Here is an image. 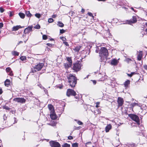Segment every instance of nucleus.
Segmentation results:
<instances>
[{"label":"nucleus","mask_w":147,"mask_h":147,"mask_svg":"<svg viewBox=\"0 0 147 147\" xmlns=\"http://www.w3.org/2000/svg\"><path fill=\"white\" fill-rule=\"evenodd\" d=\"M99 54V56L101 57L100 61L101 62H105L107 60L109 55L108 50L105 47H101Z\"/></svg>","instance_id":"1"},{"label":"nucleus","mask_w":147,"mask_h":147,"mask_svg":"<svg viewBox=\"0 0 147 147\" xmlns=\"http://www.w3.org/2000/svg\"><path fill=\"white\" fill-rule=\"evenodd\" d=\"M67 77L71 86L72 87H74L77 83L76 78L71 74H69Z\"/></svg>","instance_id":"2"},{"label":"nucleus","mask_w":147,"mask_h":147,"mask_svg":"<svg viewBox=\"0 0 147 147\" xmlns=\"http://www.w3.org/2000/svg\"><path fill=\"white\" fill-rule=\"evenodd\" d=\"M82 64L80 61H77L74 64L73 67V69L76 71H79L81 68Z\"/></svg>","instance_id":"3"},{"label":"nucleus","mask_w":147,"mask_h":147,"mask_svg":"<svg viewBox=\"0 0 147 147\" xmlns=\"http://www.w3.org/2000/svg\"><path fill=\"white\" fill-rule=\"evenodd\" d=\"M128 115L129 117L132 120L135 121L138 125L140 124V120L138 116L133 114H129Z\"/></svg>","instance_id":"4"},{"label":"nucleus","mask_w":147,"mask_h":147,"mask_svg":"<svg viewBox=\"0 0 147 147\" xmlns=\"http://www.w3.org/2000/svg\"><path fill=\"white\" fill-rule=\"evenodd\" d=\"M13 100L16 102L22 103H24L26 102V100L22 98H16L13 99Z\"/></svg>","instance_id":"5"},{"label":"nucleus","mask_w":147,"mask_h":147,"mask_svg":"<svg viewBox=\"0 0 147 147\" xmlns=\"http://www.w3.org/2000/svg\"><path fill=\"white\" fill-rule=\"evenodd\" d=\"M66 94L68 96H69L71 95L75 96L76 94V93L73 90L69 89L67 90Z\"/></svg>","instance_id":"6"},{"label":"nucleus","mask_w":147,"mask_h":147,"mask_svg":"<svg viewBox=\"0 0 147 147\" xmlns=\"http://www.w3.org/2000/svg\"><path fill=\"white\" fill-rule=\"evenodd\" d=\"M50 144L51 147H60V144L57 142L52 141L50 142Z\"/></svg>","instance_id":"7"},{"label":"nucleus","mask_w":147,"mask_h":147,"mask_svg":"<svg viewBox=\"0 0 147 147\" xmlns=\"http://www.w3.org/2000/svg\"><path fill=\"white\" fill-rule=\"evenodd\" d=\"M33 28V26L32 25L28 26L24 29V33L25 34H29L30 32L32 31Z\"/></svg>","instance_id":"8"},{"label":"nucleus","mask_w":147,"mask_h":147,"mask_svg":"<svg viewBox=\"0 0 147 147\" xmlns=\"http://www.w3.org/2000/svg\"><path fill=\"white\" fill-rule=\"evenodd\" d=\"M123 99L120 97H119L117 100V103L119 107L121 106L123 104Z\"/></svg>","instance_id":"9"},{"label":"nucleus","mask_w":147,"mask_h":147,"mask_svg":"<svg viewBox=\"0 0 147 147\" xmlns=\"http://www.w3.org/2000/svg\"><path fill=\"white\" fill-rule=\"evenodd\" d=\"M44 65V63H40L37 65H36L35 66L37 71H38L40 70Z\"/></svg>","instance_id":"10"},{"label":"nucleus","mask_w":147,"mask_h":147,"mask_svg":"<svg viewBox=\"0 0 147 147\" xmlns=\"http://www.w3.org/2000/svg\"><path fill=\"white\" fill-rule=\"evenodd\" d=\"M119 62L118 61L117 59H114L112 60L111 62V64L113 65H116Z\"/></svg>","instance_id":"11"},{"label":"nucleus","mask_w":147,"mask_h":147,"mask_svg":"<svg viewBox=\"0 0 147 147\" xmlns=\"http://www.w3.org/2000/svg\"><path fill=\"white\" fill-rule=\"evenodd\" d=\"M137 21L136 18L135 16H133L132 19H131L130 20L128 21V24H131L132 23H135Z\"/></svg>","instance_id":"12"},{"label":"nucleus","mask_w":147,"mask_h":147,"mask_svg":"<svg viewBox=\"0 0 147 147\" xmlns=\"http://www.w3.org/2000/svg\"><path fill=\"white\" fill-rule=\"evenodd\" d=\"M48 107L50 111V113H53L55 111L53 107L51 104L48 105Z\"/></svg>","instance_id":"13"},{"label":"nucleus","mask_w":147,"mask_h":147,"mask_svg":"<svg viewBox=\"0 0 147 147\" xmlns=\"http://www.w3.org/2000/svg\"><path fill=\"white\" fill-rule=\"evenodd\" d=\"M50 117L52 119L55 120L56 119L57 116L55 113V111L53 113H50Z\"/></svg>","instance_id":"14"},{"label":"nucleus","mask_w":147,"mask_h":147,"mask_svg":"<svg viewBox=\"0 0 147 147\" xmlns=\"http://www.w3.org/2000/svg\"><path fill=\"white\" fill-rule=\"evenodd\" d=\"M142 51H140L139 52V53L137 55V59L139 61H140L142 57Z\"/></svg>","instance_id":"15"},{"label":"nucleus","mask_w":147,"mask_h":147,"mask_svg":"<svg viewBox=\"0 0 147 147\" xmlns=\"http://www.w3.org/2000/svg\"><path fill=\"white\" fill-rule=\"evenodd\" d=\"M21 28V26L20 25L16 26H13L11 30L12 31H16L18 30L19 28Z\"/></svg>","instance_id":"16"},{"label":"nucleus","mask_w":147,"mask_h":147,"mask_svg":"<svg viewBox=\"0 0 147 147\" xmlns=\"http://www.w3.org/2000/svg\"><path fill=\"white\" fill-rule=\"evenodd\" d=\"M111 124H108L105 128V131L106 132H107L109 131V130L111 128Z\"/></svg>","instance_id":"17"},{"label":"nucleus","mask_w":147,"mask_h":147,"mask_svg":"<svg viewBox=\"0 0 147 147\" xmlns=\"http://www.w3.org/2000/svg\"><path fill=\"white\" fill-rule=\"evenodd\" d=\"M10 84V81L8 79H6L5 82V86L8 87Z\"/></svg>","instance_id":"18"},{"label":"nucleus","mask_w":147,"mask_h":147,"mask_svg":"<svg viewBox=\"0 0 147 147\" xmlns=\"http://www.w3.org/2000/svg\"><path fill=\"white\" fill-rule=\"evenodd\" d=\"M72 64L69 63H66L64 64V65L65 68H68L71 66Z\"/></svg>","instance_id":"19"},{"label":"nucleus","mask_w":147,"mask_h":147,"mask_svg":"<svg viewBox=\"0 0 147 147\" xmlns=\"http://www.w3.org/2000/svg\"><path fill=\"white\" fill-rule=\"evenodd\" d=\"M25 13L26 15L28 17H31L32 16V14L30 13L29 11H26Z\"/></svg>","instance_id":"20"},{"label":"nucleus","mask_w":147,"mask_h":147,"mask_svg":"<svg viewBox=\"0 0 147 147\" xmlns=\"http://www.w3.org/2000/svg\"><path fill=\"white\" fill-rule=\"evenodd\" d=\"M81 46H77L73 50H74L75 51L78 52L79 51V50H80V48L81 47Z\"/></svg>","instance_id":"21"},{"label":"nucleus","mask_w":147,"mask_h":147,"mask_svg":"<svg viewBox=\"0 0 147 147\" xmlns=\"http://www.w3.org/2000/svg\"><path fill=\"white\" fill-rule=\"evenodd\" d=\"M130 84V81L129 80H127L124 83V85L125 87H127L128 85Z\"/></svg>","instance_id":"22"},{"label":"nucleus","mask_w":147,"mask_h":147,"mask_svg":"<svg viewBox=\"0 0 147 147\" xmlns=\"http://www.w3.org/2000/svg\"><path fill=\"white\" fill-rule=\"evenodd\" d=\"M131 105V107H133L136 106H140V104L136 102L133 103H132Z\"/></svg>","instance_id":"23"},{"label":"nucleus","mask_w":147,"mask_h":147,"mask_svg":"<svg viewBox=\"0 0 147 147\" xmlns=\"http://www.w3.org/2000/svg\"><path fill=\"white\" fill-rule=\"evenodd\" d=\"M12 54L14 56H18L19 55V53L15 51H13L12 52Z\"/></svg>","instance_id":"24"},{"label":"nucleus","mask_w":147,"mask_h":147,"mask_svg":"<svg viewBox=\"0 0 147 147\" xmlns=\"http://www.w3.org/2000/svg\"><path fill=\"white\" fill-rule=\"evenodd\" d=\"M19 15L20 17L22 19H24L25 16V15L24 14L20 12L19 13Z\"/></svg>","instance_id":"25"},{"label":"nucleus","mask_w":147,"mask_h":147,"mask_svg":"<svg viewBox=\"0 0 147 147\" xmlns=\"http://www.w3.org/2000/svg\"><path fill=\"white\" fill-rule=\"evenodd\" d=\"M57 25L59 26L63 27L64 26L63 24L61 22H58L57 23Z\"/></svg>","instance_id":"26"},{"label":"nucleus","mask_w":147,"mask_h":147,"mask_svg":"<svg viewBox=\"0 0 147 147\" xmlns=\"http://www.w3.org/2000/svg\"><path fill=\"white\" fill-rule=\"evenodd\" d=\"M67 60L68 61L69 63V64H72V61L71 58L69 57H67Z\"/></svg>","instance_id":"27"},{"label":"nucleus","mask_w":147,"mask_h":147,"mask_svg":"<svg viewBox=\"0 0 147 147\" xmlns=\"http://www.w3.org/2000/svg\"><path fill=\"white\" fill-rule=\"evenodd\" d=\"M102 76H101V74H98V77L99 78H100V79H99V80H100V81H102L105 80V78H103L102 77H101Z\"/></svg>","instance_id":"28"},{"label":"nucleus","mask_w":147,"mask_h":147,"mask_svg":"<svg viewBox=\"0 0 147 147\" xmlns=\"http://www.w3.org/2000/svg\"><path fill=\"white\" fill-rule=\"evenodd\" d=\"M75 121H77L78 124L79 125H82L83 124V123L81 121L77 120V119H75Z\"/></svg>","instance_id":"29"},{"label":"nucleus","mask_w":147,"mask_h":147,"mask_svg":"<svg viewBox=\"0 0 147 147\" xmlns=\"http://www.w3.org/2000/svg\"><path fill=\"white\" fill-rule=\"evenodd\" d=\"M40 26L38 24H37L34 27V28L36 29H40Z\"/></svg>","instance_id":"30"},{"label":"nucleus","mask_w":147,"mask_h":147,"mask_svg":"<svg viewBox=\"0 0 147 147\" xmlns=\"http://www.w3.org/2000/svg\"><path fill=\"white\" fill-rule=\"evenodd\" d=\"M36 68V67L32 69L31 71L32 73H34L37 71Z\"/></svg>","instance_id":"31"},{"label":"nucleus","mask_w":147,"mask_h":147,"mask_svg":"<svg viewBox=\"0 0 147 147\" xmlns=\"http://www.w3.org/2000/svg\"><path fill=\"white\" fill-rule=\"evenodd\" d=\"M20 59L22 61H25L26 59V57L25 56H21L20 57Z\"/></svg>","instance_id":"32"},{"label":"nucleus","mask_w":147,"mask_h":147,"mask_svg":"<svg viewBox=\"0 0 147 147\" xmlns=\"http://www.w3.org/2000/svg\"><path fill=\"white\" fill-rule=\"evenodd\" d=\"M70 145L67 143L64 144L62 145V147H69Z\"/></svg>","instance_id":"33"},{"label":"nucleus","mask_w":147,"mask_h":147,"mask_svg":"<svg viewBox=\"0 0 147 147\" xmlns=\"http://www.w3.org/2000/svg\"><path fill=\"white\" fill-rule=\"evenodd\" d=\"M35 16L37 18H40L41 15L40 14L36 13L35 14Z\"/></svg>","instance_id":"34"},{"label":"nucleus","mask_w":147,"mask_h":147,"mask_svg":"<svg viewBox=\"0 0 147 147\" xmlns=\"http://www.w3.org/2000/svg\"><path fill=\"white\" fill-rule=\"evenodd\" d=\"M3 108L4 109H5L7 110H9L10 108L6 106H4L3 107Z\"/></svg>","instance_id":"35"},{"label":"nucleus","mask_w":147,"mask_h":147,"mask_svg":"<svg viewBox=\"0 0 147 147\" xmlns=\"http://www.w3.org/2000/svg\"><path fill=\"white\" fill-rule=\"evenodd\" d=\"M72 147H78V144L76 143H74L72 145Z\"/></svg>","instance_id":"36"},{"label":"nucleus","mask_w":147,"mask_h":147,"mask_svg":"<svg viewBox=\"0 0 147 147\" xmlns=\"http://www.w3.org/2000/svg\"><path fill=\"white\" fill-rule=\"evenodd\" d=\"M53 18H50L49 19L48 22L49 23H52L53 22Z\"/></svg>","instance_id":"37"},{"label":"nucleus","mask_w":147,"mask_h":147,"mask_svg":"<svg viewBox=\"0 0 147 147\" xmlns=\"http://www.w3.org/2000/svg\"><path fill=\"white\" fill-rule=\"evenodd\" d=\"M126 61L127 63H129L131 62V60L130 59L127 58L126 59Z\"/></svg>","instance_id":"38"},{"label":"nucleus","mask_w":147,"mask_h":147,"mask_svg":"<svg viewBox=\"0 0 147 147\" xmlns=\"http://www.w3.org/2000/svg\"><path fill=\"white\" fill-rule=\"evenodd\" d=\"M42 38L43 40H46L47 38V35H43L42 36Z\"/></svg>","instance_id":"39"},{"label":"nucleus","mask_w":147,"mask_h":147,"mask_svg":"<svg viewBox=\"0 0 147 147\" xmlns=\"http://www.w3.org/2000/svg\"><path fill=\"white\" fill-rule=\"evenodd\" d=\"M7 72H9L11 70V69L9 67H8L6 69Z\"/></svg>","instance_id":"40"},{"label":"nucleus","mask_w":147,"mask_h":147,"mask_svg":"<svg viewBox=\"0 0 147 147\" xmlns=\"http://www.w3.org/2000/svg\"><path fill=\"white\" fill-rule=\"evenodd\" d=\"M60 38L64 41H65L66 40V38L64 37H60Z\"/></svg>","instance_id":"41"},{"label":"nucleus","mask_w":147,"mask_h":147,"mask_svg":"<svg viewBox=\"0 0 147 147\" xmlns=\"http://www.w3.org/2000/svg\"><path fill=\"white\" fill-rule=\"evenodd\" d=\"M88 15L89 16H90L92 17L93 18H94V16H93L92 14V13H90V12H88Z\"/></svg>","instance_id":"42"},{"label":"nucleus","mask_w":147,"mask_h":147,"mask_svg":"<svg viewBox=\"0 0 147 147\" xmlns=\"http://www.w3.org/2000/svg\"><path fill=\"white\" fill-rule=\"evenodd\" d=\"M135 74V72H132L131 73V74H127V75L130 76V77H131L134 74Z\"/></svg>","instance_id":"43"},{"label":"nucleus","mask_w":147,"mask_h":147,"mask_svg":"<svg viewBox=\"0 0 147 147\" xmlns=\"http://www.w3.org/2000/svg\"><path fill=\"white\" fill-rule=\"evenodd\" d=\"M65 32V30L63 29H61L60 30V33L63 34Z\"/></svg>","instance_id":"44"},{"label":"nucleus","mask_w":147,"mask_h":147,"mask_svg":"<svg viewBox=\"0 0 147 147\" xmlns=\"http://www.w3.org/2000/svg\"><path fill=\"white\" fill-rule=\"evenodd\" d=\"M100 102H97L96 103V108H98L99 107V105Z\"/></svg>","instance_id":"45"},{"label":"nucleus","mask_w":147,"mask_h":147,"mask_svg":"<svg viewBox=\"0 0 147 147\" xmlns=\"http://www.w3.org/2000/svg\"><path fill=\"white\" fill-rule=\"evenodd\" d=\"M90 144H91V142H88L86 143V146L87 147H90V146H88V145H90Z\"/></svg>","instance_id":"46"},{"label":"nucleus","mask_w":147,"mask_h":147,"mask_svg":"<svg viewBox=\"0 0 147 147\" xmlns=\"http://www.w3.org/2000/svg\"><path fill=\"white\" fill-rule=\"evenodd\" d=\"M0 12L1 13H3L4 11V9H3V8H2L1 7H0Z\"/></svg>","instance_id":"47"},{"label":"nucleus","mask_w":147,"mask_h":147,"mask_svg":"<svg viewBox=\"0 0 147 147\" xmlns=\"http://www.w3.org/2000/svg\"><path fill=\"white\" fill-rule=\"evenodd\" d=\"M74 13V12L72 11H71L69 12V15H71V16H72Z\"/></svg>","instance_id":"48"},{"label":"nucleus","mask_w":147,"mask_h":147,"mask_svg":"<svg viewBox=\"0 0 147 147\" xmlns=\"http://www.w3.org/2000/svg\"><path fill=\"white\" fill-rule=\"evenodd\" d=\"M63 43L66 46L68 47L69 46V45L68 43L67 42H64Z\"/></svg>","instance_id":"49"},{"label":"nucleus","mask_w":147,"mask_h":147,"mask_svg":"<svg viewBox=\"0 0 147 147\" xmlns=\"http://www.w3.org/2000/svg\"><path fill=\"white\" fill-rule=\"evenodd\" d=\"M47 45L50 47H52L53 46V45L52 44L49 43H47Z\"/></svg>","instance_id":"50"},{"label":"nucleus","mask_w":147,"mask_h":147,"mask_svg":"<svg viewBox=\"0 0 147 147\" xmlns=\"http://www.w3.org/2000/svg\"><path fill=\"white\" fill-rule=\"evenodd\" d=\"M135 144L134 143H132L131 144H129V146L130 147H134L135 146Z\"/></svg>","instance_id":"51"},{"label":"nucleus","mask_w":147,"mask_h":147,"mask_svg":"<svg viewBox=\"0 0 147 147\" xmlns=\"http://www.w3.org/2000/svg\"><path fill=\"white\" fill-rule=\"evenodd\" d=\"M91 81L93 83V84L94 85H95L96 84V80H91Z\"/></svg>","instance_id":"52"},{"label":"nucleus","mask_w":147,"mask_h":147,"mask_svg":"<svg viewBox=\"0 0 147 147\" xmlns=\"http://www.w3.org/2000/svg\"><path fill=\"white\" fill-rule=\"evenodd\" d=\"M3 118L4 120H5L7 119V117L5 114H4L3 116Z\"/></svg>","instance_id":"53"},{"label":"nucleus","mask_w":147,"mask_h":147,"mask_svg":"<svg viewBox=\"0 0 147 147\" xmlns=\"http://www.w3.org/2000/svg\"><path fill=\"white\" fill-rule=\"evenodd\" d=\"M143 67L144 69L147 70V65H144L143 66Z\"/></svg>","instance_id":"54"},{"label":"nucleus","mask_w":147,"mask_h":147,"mask_svg":"<svg viewBox=\"0 0 147 147\" xmlns=\"http://www.w3.org/2000/svg\"><path fill=\"white\" fill-rule=\"evenodd\" d=\"M68 139L70 140H72L73 139V137L72 136H69L68 137Z\"/></svg>","instance_id":"55"},{"label":"nucleus","mask_w":147,"mask_h":147,"mask_svg":"<svg viewBox=\"0 0 147 147\" xmlns=\"http://www.w3.org/2000/svg\"><path fill=\"white\" fill-rule=\"evenodd\" d=\"M3 26V24L2 23H0V28H2Z\"/></svg>","instance_id":"56"},{"label":"nucleus","mask_w":147,"mask_h":147,"mask_svg":"<svg viewBox=\"0 0 147 147\" xmlns=\"http://www.w3.org/2000/svg\"><path fill=\"white\" fill-rule=\"evenodd\" d=\"M13 12H10V14H9V16L11 17L13 15Z\"/></svg>","instance_id":"57"},{"label":"nucleus","mask_w":147,"mask_h":147,"mask_svg":"<svg viewBox=\"0 0 147 147\" xmlns=\"http://www.w3.org/2000/svg\"><path fill=\"white\" fill-rule=\"evenodd\" d=\"M42 89H44V92L46 93L47 92V89L45 88L44 87H42Z\"/></svg>","instance_id":"58"},{"label":"nucleus","mask_w":147,"mask_h":147,"mask_svg":"<svg viewBox=\"0 0 147 147\" xmlns=\"http://www.w3.org/2000/svg\"><path fill=\"white\" fill-rule=\"evenodd\" d=\"M38 86H39L41 88V89H42V85L40 84H38Z\"/></svg>","instance_id":"59"},{"label":"nucleus","mask_w":147,"mask_h":147,"mask_svg":"<svg viewBox=\"0 0 147 147\" xmlns=\"http://www.w3.org/2000/svg\"><path fill=\"white\" fill-rule=\"evenodd\" d=\"M14 123H17V121H16V118L15 117H14Z\"/></svg>","instance_id":"60"},{"label":"nucleus","mask_w":147,"mask_h":147,"mask_svg":"<svg viewBox=\"0 0 147 147\" xmlns=\"http://www.w3.org/2000/svg\"><path fill=\"white\" fill-rule=\"evenodd\" d=\"M84 9H83L82 8V10H81V12L82 13H84Z\"/></svg>","instance_id":"61"},{"label":"nucleus","mask_w":147,"mask_h":147,"mask_svg":"<svg viewBox=\"0 0 147 147\" xmlns=\"http://www.w3.org/2000/svg\"><path fill=\"white\" fill-rule=\"evenodd\" d=\"M23 43V42L22 41H20L18 43V45H19L20 44L22 43Z\"/></svg>","instance_id":"62"},{"label":"nucleus","mask_w":147,"mask_h":147,"mask_svg":"<svg viewBox=\"0 0 147 147\" xmlns=\"http://www.w3.org/2000/svg\"><path fill=\"white\" fill-rule=\"evenodd\" d=\"M3 91L1 89H0V94H1L2 93Z\"/></svg>","instance_id":"63"},{"label":"nucleus","mask_w":147,"mask_h":147,"mask_svg":"<svg viewBox=\"0 0 147 147\" xmlns=\"http://www.w3.org/2000/svg\"><path fill=\"white\" fill-rule=\"evenodd\" d=\"M56 16L55 15H53L52 16V17L53 18H55L56 17Z\"/></svg>","instance_id":"64"}]
</instances>
